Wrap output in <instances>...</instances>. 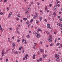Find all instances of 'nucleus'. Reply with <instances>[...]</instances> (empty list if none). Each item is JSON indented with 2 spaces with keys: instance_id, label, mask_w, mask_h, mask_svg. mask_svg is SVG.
I'll use <instances>...</instances> for the list:
<instances>
[{
  "instance_id": "1",
  "label": "nucleus",
  "mask_w": 62,
  "mask_h": 62,
  "mask_svg": "<svg viewBox=\"0 0 62 62\" xmlns=\"http://www.w3.org/2000/svg\"><path fill=\"white\" fill-rule=\"evenodd\" d=\"M36 37H37V38H39L40 37L41 35H40V34H39V33L37 32V33L36 34Z\"/></svg>"
},
{
  "instance_id": "2",
  "label": "nucleus",
  "mask_w": 62,
  "mask_h": 62,
  "mask_svg": "<svg viewBox=\"0 0 62 62\" xmlns=\"http://www.w3.org/2000/svg\"><path fill=\"white\" fill-rule=\"evenodd\" d=\"M5 54V53L4 52V50H3L1 52L2 56H4V54Z\"/></svg>"
},
{
  "instance_id": "3",
  "label": "nucleus",
  "mask_w": 62,
  "mask_h": 62,
  "mask_svg": "<svg viewBox=\"0 0 62 62\" xmlns=\"http://www.w3.org/2000/svg\"><path fill=\"white\" fill-rule=\"evenodd\" d=\"M54 11H56L57 10V8L56 6H54Z\"/></svg>"
},
{
  "instance_id": "4",
  "label": "nucleus",
  "mask_w": 62,
  "mask_h": 62,
  "mask_svg": "<svg viewBox=\"0 0 62 62\" xmlns=\"http://www.w3.org/2000/svg\"><path fill=\"white\" fill-rule=\"evenodd\" d=\"M0 30H1V31H3L4 30V29L3 28H2V26L1 25H0Z\"/></svg>"
},
{
  "instance_id": "5",
  "label": "nucleus",
  "mask_w": 62,
  "mask_h": 62,
  "mask_svg": "<svg viewBox=\"0 0 62 62\" xmlns=\"http://www.w3.org/2000/svg\"><path fill=\"white\" fill-rule=\"evenodd\" d=\"M55 57L56 58H57V57H58V58H59V55H58L57 56V54H55Z\"/></svg>"
},
{
  "instance_id": "6",
  "label": "nucleus",
  "mask_w": 62,
  "mask_h": 62,
  "mask_svg": "<svg viewBox=\"0 0 62 62\" xmlns=\"http://www.w3.org/2000/svg\"><path fill=\"white\" fill-rule=\"evenodd\" d=\"M37 32H39V31H40V32H41L42 31V30H41L39 28H38V30H37Z\"/></svg>"
},
{
  "instance_id": "7",
  "label": "nucleus",
  "mask_w": 62,
  "mask_h": 62,
  "mask_svg": "<svg viewBox=\"0 0 62 62\" xmlns=\"http://www.w3.org/2000/svg\"><path fill=\"white\" fill-rule=\"evenodd\" d=\"M48 39V40L49 41V42H52V39H50L49 38Z\"/></svg>"
},
{
  "instance_id": "8",
  "label": "nucleus",
  "mask_w": 62,
  "mask_h": 62,
  "mask_svg": "<svg viewBox=\"0 0 62 62\" xmlns=\"http://www.w3.org/2000/svg\"><path fill=\"white\" fill-rule=\"evenodd\" d=\"M53 15H54V17H55V15H56V13H55V12H54L53 14Z\"/></svg>"
},
{
  "instance_id": "9",
  "label": "nucleus",
  "mask_w": 62,
  "mask_h": 62,
  "mask_svg": "<svg viewBox=\"0 0 62 62\" xmlns=\"http://www.w3.org/2000/svg\"><path fill=\"white\" fill-rule=\"evenodd\" d=\"M50 24H47V28H49V27H50Z\"/></svg>"
},
{
  "instance_id": "10",
  "label": "nucleus",
  "mask_w": 62,
  "mask_h": 62,
  "mask_svg": "<svg viewBox=\"0 0 62 62\" xmlns=\"http://www.w3.org/2000/svg\"><path fill=\"white\" fill-rule=\"evenodd\" d=\"M23 48V46H21L19 48V50H21V49Z\"/></svg>"
},
{
  "instance_id": "11",
  "label": "nucleus",
  "mask_w": 62,
  "mask_h": 62,
  "mask_svg": "<svg viewBox=\"0 0 62 62\" xmlns=\"http://www.w3.org/2000/svg\"><path fill=\"white\" fill-rule=\"evenodd\" d=\"M27 56H28V54H26L25 56V58L26 59H27Z\"/></svg>"
},
{
  "instance_id": "12",
  "label": "nucleus",
  "mask_w": 62,
  "mask_h": 62,
  "mask_svg": "<svg viewBox=\"0 0 62 62\" xmlns=\"http://www.w3.org/2000/svg\"><path fill=\"white\" fill-rule=\"evenodd\" d=\"M27 9L28 11H29L30 10V8H27Z\"/></svg>"
},
{
  "instance_id": "13",
  "label": "nucleus",
  "mask_w": 62,
  "mask_h": 62,
  "mask_svg": "<svg viewBox=\"0 0 62 62\" xmlns=\"http://www.w3.org/2000/svg\"><path fill=\"white\" fill-rule=\"evenodd\" d=\"M27 18H23V20H24V21H26V20H27Z\"/></svg>"
},
{
  "instance_id": "14",
  "label": "nucleus",
  "mask_w": 62,
  "mask_h": 62,
  "mask_svg": "<svg viewBox=\"0 0 62 62\" xmlns=\"http://www.w3.org/2000/svg\"><path fill=\"white\" fill-rule=\"evenodd\" d=\"M49 38L50 39H53V37L51 35H49Z\"/></svg>"
},
{
  "instance_id": "15",
  "label": "nucleus",
  "mask_w": 62,
  "mask_h": 62,
  "mask_svg": "<svg viewBox=\"0 0 62 62\" xmlns=\"http://www.w3.org/2000/svg\"><path fill=\"white\" fill-rule=\"evenodd\" d=\"M47 57V55L45 54L43 55V57L44 58H45Z\"/></svg>"
},
{
  "instance_id": "16",
  "label": "nucleus",
  "mask_w": 62,
  "mask_h": 62,
  "mask_svg": "<svg viewBox=\"0 0 62 62\" xmlns=\"http://www.w3.org/2000/svg\"><path fill=\"white\" fill-rule=\"evenodd\" d=\"M40 52L41 53H43L44 52V50L43 49H41L40 50Z\"/></svg>"
},
{
  "instance_id": "17",
  "label": "nucleus",
  "mask_w": 62,
  "mask_h": 62,
  "mask_svg": "<svg viewBox=\"0 0 62 62\" xmlns=\"http://www.w3.org/2000/svg\"><path fill=\"white\" fill-rule=\"evenodd\" d=\"M46 33H47V34H50V32L48 31H46Z\"/></svg>"
},
{
  "instance_id": "18",
  "label": "nucleus",
  "mask_w": 62,
  "mask_h": 62,
  "mask_svg": "<svg viewBox=\"0 0 62 62\" xmlns=\"http://www.w3.org/2000/svg\"><path fill=\"white\" fill-rule=\"evenodd\" d=\"M29 12L28 11H25V13H28Z\"/></svg>"
},
{
  "instance_id": "19",
  "label": "nucleus",
  "mask_w": 62,
  "mask_h": 62,
  "mask_svg": "<svg viewBox=\"0 0 62 62\" xmlns=\"http://www.w3.org/2000/svg\"><path fill=\"white\" fill-rule=\"evenodd\" d=\"M39 18L40 19V21H41L42 20V18L40 16L39 17Z\"/></svg>"
},
{
  "instance_id": "20",
  "label": "nucleus",
  "mask_w": 62,
  "mask_h": 62,
  "mask_svg": "<svg viewBox=\"0 0 62 62\" xmlns=\"http://www.w3.org/2000/svg\"><path fill=\"white\" fill-rule=\"evenodd\" d=\"M27 37V38H30V35H29V34L28 35Z\"/></svg>"
},
{
  "instance_id": "21",
  "label": "nucleus",
  "mask_w": 62,
  "mask_h": 62,
  "mask_svg": "<svg viewBox=\"0 0 62 62\" xmlns=\"http://www.w3.org/2000/svg\"><path fill=\"white\" fill-rule=\"evenodd\" d=\"M48 9V8L47 7H45V10L46 11H47Z\"/></svg>"
},
{
  "instance_id": "22",
  "label": "nucleus",
  "mask_w": 62,
  "mask_h": 62,
  "mask_svg": "<svg viewBox=\"0 0 62 62\" xmlns=\"http://www.w3.org/2000/svg\"><path fill=\"white\" fill-rule=\"evenodd\" d=\"M27 16L28 18H29V17H30V16L29 15H28Z\"/></svg>"
},
{
  "instance_id": "23",
  "label": "nucleus",
  "mask_w": 62,
  "mask_h": 62,
  "mask_svg": "<svg viewBox=\"0 0 62 62\" xmlns=\"http://www.w3.org/2000/svg\"><path fill=\"white\" fill-rule=\"evenodd\" d=\"M36 18V15H34L33 17V19H35Z\"/></svg>"
},
{
  "instance_id": "24",
  "label": "nucleus",
  "mask_w": 62,
  "mask_h": 62,
  "mask_svg": "<svg viewBox=\"0 0 62 62\" xmlns=\"http://www.w3.org/2000/svg\"><path fill=\"white\" fill-rule=\"evenodd\" d=\"M12 14V12H11L9 14V15H11Z\"/></svg>"
},
{
  "instance_id": "25",
  "label": "nucleus",
  "mask_w": 62,
  "mask_h": 62,
  "mask_svg": "<svg viewBox=\"0 0 62 62\" xmlns=\"http://www.w3.org/2000/svg\"><path fill=\"white\" fill-rule=\"evenodd\" d=\"M33 19H32L30 21V22L31 23H32L33 22Z\"/></svg>"
},
{
  "instance_id": "26",
  "label": "nucleus",
  "mask_w": 62,
  "mask_h": 62,
  "mask_svg": "<svg viewBox=\"0 0 62 62\" xmlns=\"http://www.w3.org/2000/svg\"><path fill=\"white\" fill-rule=\"evenodd\" d=\"M25 41V40H24V39H23L22 40V43H23V42Z\"/></svg>"
},
{
  "instance_id": "27",
  "label": "nucleus",
  "mask_w": 62,
  "mask_h": 62,
  "mask_svg": "<svg viewBox=\"0 0 62 62\" xmlns=\"http://www.w3.org/2000/svg\"><path fill=\"white\" fill-rule=\"evenodd\" d=\"M34 45L36 46L37 45V43H34Z\"/></svg>"
},
{
  "instance_id": "28",
  "label": "nucleus",
  "mask_w": 62,
  "mask_h": 62,
  "mask_svg": "<svg viewBox=\"0 0 62 62\" xmlns=\"http://www.w3.org/2000/svg\"><path fill=\"white\" fill-rule=\"evenodd\" d=\"M15 43H13V46L14 47V46H15Z\"/></svg>"
},
{
  "instance_id": "29",
  "label": "nucleus",
  "mask_w": 62,
  "mask_h": 62,
  "mask_svg": "<svg viewBox=\"0 0 62 62\" xmlns=\"http://www.w3.org/2000/svg\"><path fill=\"white\" fill-rule=\"evenodd\" d=\"M59 44H60V43H57V44L56 45L57 46H58V45H59Z\"/></svg>"
},
{
  "instance_id": "30",
  "label": "nucleus",
  "mask_w": 62,
  "mask_h": 62,
  "mask_svg": "<svg viewBox=\"0 0 62 62\" xmlns=\"http://www.w3.org/2000/svg\"><path fill=\"white\" fill-rule=\"evenodd\" d=\"M24 43H25V44H26L27 43V42H26V40L25 39V41H24Z\"/></svg>"
},
{
  "instance_id": "31",
  "label": "nucleus",
  "mask_w": 62,
  "mask_h": 62,
  "mask_svg": "<svg viewBox=\"0 0 62 62\" xmlns=\"http://www.w3.org/2000/svg\"><path fill=\"white\" fill-rule=\"evenodd\" d=\"M18 33V34H20V32H19V31L18 30H17L16 31Z\"/></svg>"
},
{
  "instance_id": "32",
  "label": "nucleus",
  "mask_w": 62,
  "mask_h": 62,
  "mask_svg": "<svg viewBox=\"0 0 62 62\" xmlns=\"http://www.w3.org/2000/svg\"><path fill=\"white\" fill-rule=\"evenodd\" d=\"M17 16L18 17H20V16H20V14L18 15Z\"/></svg>"
},
{
  "instance_id": "33",
  "label": "nucleus",
  "mask_w": 62,
  "mask_h": 62,
  "mask_svg": "<svg viewBox=\"0 0 62 62\" xmlns=\"http://www.w3.org/2000/svg\"><path fill=\"white\" fill-rule=\"evenodd\" d=\"M57 25L58 26H60V23H58L57 24Z\"/></svg>"
},
{
  "instance_id": "34",
  "label": "nucleus",
  "mask_w": 62,
  "mask_h": 62,
  "mask_svg": "<svg viewBox=\"0 0 62 62\" xmlns=\"http://www.w3.org/2000/svg\"><path fill=\"white\" fill-rule=\"evenodd\" d=\"M37 33H36V31H34L33 33V34H34V35H35V34H36Z\"/></svg>"
},
{
  "instance_id": "35",
  "label": "nucleus",
  "mask_w": 62,
  "mask_h": 62,
  "mask_svg": "<svg viewBox=\"0 0 62 62\" xmlns=\"http://www.w3.org/2000/svg\"><path fill=\"white\" fill-rule=\"evenodd\" d=\"M42 60V59L41 58H40L39 59V61H41Z\"/></svg>"
},
{
  "instance_id": "36",
  "label": "nucleus",
  "mask_w": 62,
  "mask_h": 62,
  "mask_svg": "<svg viewBox=\"0 0 62 62\" xmlns=\"http://www.w3.org/2000/svg\"><path fill=\"white\" fill-rule=\"evenodd\" d=\"M20 40L19 39H18L17 40V42H20Z\"/></svg>"
},
{
  "instance_id": "37",
  "label": "nucleus",
  "mask_w": 62,
  "mask_h": 62,
  "mask_svg": "<svg viewBox=\"0 0 62 62\" xmlns=\"http://www.w3.org/2000/svg\"><path fill=\"white\" fill-rule=\"evenodd\" d=\"M56 60L57 61H59V58H58L57 59H56Z\"/></svg>"
},
{
  "instance_id": "38",
  "label": "nucleus",
  "mask_w": 62,
  "mask_h": 62,
  "mask_svg": "<svg viewBox=\"0 0 62 62\" xmlns=\"http://www.w3.org/2000/svg\"><path fill=\"white\" fill-rule=\"evenodd\" d=\"M9 8H7V9L8 11L9 10Z\"/></svg>"
},
{
  "instance_id": "39",
  "label": "nucleus",
  "mask_w": 62,
  "mask_h": 62,
  "mask_svg": "<svg viewBox=\"0 0 62 62\" xmlns=\"http://www.w3.org/2000/svg\"><path fill=\"white\" fill-rule=\"evenodd\" d=\"M36 22L37 23H39V21L38 20H36Z\"/></svg>"
},
{
  "instance_id": "40",
  "label": "nucleus",
  "mask_w": 62,
  "mask_h": 62,
  "mask_svg": "<svg viewBox=\"0 0 62 62\" xmlns=\"http://www.w3.org/2000/svg\"><path fill=\"white\" fill-rule=\"evenodd\" d=\"M36 16L37 18L39 17V15H38V14H36Z\"/></svg>"
},
{
  "instance_id": "41",
  "label": "nucleus",
  "mask_w": 62,
  "mask_h": 62,
  "mask_svg": "<svg viewBox=\"0 0 62 62\" xmlns=\"http://www.w3.org/2000/svg\"><path fill=\"white\" fill-rule=\"evenodd\" d=\"M8 59L6 60V62H8Z\"/></svg>"
},
{
  "instance_id": "42",
  "label": "nucleus",
  "mask_w": 62,
  "mask_h": 62,
  "mask_svg": "<svg viewBox=\"0 0 62 62\" xmlns=\"http://www.w3.org/2000/svg\"><path fill=\"white\" fill-rule=\"evenodd\" d=\"M16 20L18 21L19 20V19L18 18H16Z\"/></svg>"
},
{
  "instance_id": "43",
  "label": "nucleus",
  "mask_w": 62,
  "mask_h": 62,
  "mask_svg": "<svg viewBox=\"0 0 62 62\" xmlns=\"http://www.w3.org/2000/svg\"><path fill=\"white\" fill-rule=\"evenodd\" d=\"M29 23V21H27L26 22V23L27 24H28Z\"/></svg>"
},
{
  "instance_id": "44",
  "label": "nucleus",
  "mask_w": 62,
  "mask_h": 62,
  "mask_svg": "<svg viewBox=\"0 0 62 62\" xmlns=\"http://www.w3.org/2000/svg\"><path fill=\"white\" fill-rule=\"evenodd\" d=\"M4 3H6V2H7V0H5L4 1Z\"/></svg>"
},
{
  "instance_id": "45",
  "label": "nucleus",
  "mask_w": 62,
  "mask_h": 62,
  "mask_svg": "<svg viewBox=\"0 0 62 62\" xmlns=\"http://www.w3.org/2000/svg\"><path fill=\"white\" fill-rule=\"evenodd\" d=\"M35 56H36V55H35V54H34L32 57H35Z\"/></svg>"
},
{
  "instance_id": "46",
  "label": "nucleus",
  "mask_w": 62,
  "mask_h": 62,
  "mask_svg": "<svg viewBox=\"0 0 62 62\" xmlns=\"http://www.w3.org/2000/svg\"><path fill=\"white\" fill-rule=\"evenodd\" d=\"M44 21H45V22H47V20L46 19H44Z\"/></svg>"
},
{
  "instance_id": "47",
  "label": "nucleus",
  "mask_w": 62,
  "mask_h": 62,
  "mask_svg": "<svg viewBox=\"0 0 62 62\" xmlns=\"http://www.w3.org/2000/svg\"><path fill=\"white\" fill-rule=\"evenodd\" d=\"M59 20H60V21H62V18H60L59 19Z\"/></svg>"
},
{
  "instance_id": "48",
  "label": "nucleus",
  "mask_w": 62,
  "mask_h": 62,
  "mask_svg": "<svg viewBox=\"0 0 62 62\" xmlns=\"http://www.w3.org/2000/svg\"><path fill=\"white\" fill-rule=\"evenodd\" d=\"M15 54H18V52L16 51V52L15 53Z\"/></svg>"
},
{
  "instance_id": "49",
  "label": "nucleus",
  "mask_w": 62,
  "mask_h": 62,
  "mask_svg": "<svg viewBox=\"0 0 62 62\" xmlns=\"http://www.w3.org/2000/svg\"><path fill=\"white\" fill-rule=\"evenodd\" d=\"M60 2V1H58L57 2V4H58Z\"/></svg>"
},
{
  "instance_id": "50",
  "label": "nucleus",
  "mask_w": 62,
  "mask_h": 62,
  "mask_svg": "<svg viewBox=\"0 0 62 62\" xmlns=\"http://www.w3.org/2000/svg\"><path fill=\"white\" fill-rule=\"evenodd\" d=\"M12 28H9V30H12Z\"/></svg>"
},
{
  "instance_id": "51",
  "label": "nucleus",
  "mask_w": 62,
  "mask_h": 62,
  "mask_svg": "<svg viewBox=\"0 0 62 62\" xmlns=\"http://www.w3.org/2000/svg\"><path fill=\"white\" fill-rule=\"evenodd\" d=\"M53 44L52 43H51L50 44V46H53Z\"/></svg>"
},
{
  "instance_id": "52",
  "label": "nucleus",
  "mask_w": 62,
  "mask_h": 62,
  "mask_svg": "<svg viewBox=\"0 0 62 62\" xmlns=\"http://www.w3.org/2000/svg\"><path fill=\"white\" fill-rule=\"evenodd\" d=\"M24 50H23L22 52V53L23 54L24 53Z\"/></svg>"
},
{
  "instance_id": "53",
  "label": "nucleus",
  "mask_w": 62,
  "mask_h": 62,
  "mask_svg": "<svg viewBox=\"0 0 62 62\" xmlns=\"http://www.w3.org/2000/svg\"><path fill=\"white\" fill-rule=\"evenodd\" d=\"M56 40H56V39H55V43H56Z\"/></svg>"
},
{
  "instance_id": "54",
  "label": "nucleus",
  "mask_w": 62,
  "mask_h": 62,
  "mask_svg": "<svg viewBox=\"0 0 62 62\" xmlns=\"http://www.w3.org/2000/svg\"><path fill=\"white\" fill-rule=\"evenodd\" d=\"M23 60H25V58H23Z\"/></svg>"
},
{
  "instance_id": "55",
  "label": "nucleus",
  "mask_w": 62,
  "mask_h": 62,
  "mask_svg": "<svg viewBox=\"0 0 62 62\" xmlns=\"http://www.w3.org/2000/svg\"><path fill=\"white\" fill-rule=\"evenodd\" d=\"M10 17V15H8V18H9V17Z\"/></svg>"
},
{
  "instance_id": "56",
  "label": "nucleus",
  "mask_w": 62,
  "mask_h": 62,
  "mask_svg": "<svg viewBox=\"0 0 62 62\" xmlns=\"http://www.w3.org/2000/svg\"><path fill=\"white\" fill-rule=\"evenodd\" d=\"M30 26V24H29L28 25V27H29Z\"/></svg>"
},
{
  "instance_id": "57",
  "label": "nucleus",
  "mask_w": 62,
  "mask_h": 62,
  "mask_svg": "<svg viewBox=\"0 0 62 62\" xmlns=\"http://www.w3.org/2000/svg\"><path fill=\"white\" fill-rule=\"evenodd\" d=\"M38 53L39 54H40V52H39L38 51Z\"/></svg>"
},
{
  "instance_id": "58",
  "label": "nucleus",
  "mask_w": 62,
  "mask_h": 62,
  "mask_svg": "<svg viewBox=\"0 0 62 62\" xmlns=\"http://www.w3.org/2000/svg\"><path fill=\"white\" fill-rule=\"evenodd\" d=\"M49 7H52V4H50L49 5Z\"/></svg>"
},
{
  "instance_id": "59",
  "label": "nucleus",
  "mask_w": 62,
  "mask_h": 62,
  "mask_svg": "<svg viewBox=\"0 0 62 62\" xmlns=\"http://www.w3.org/2000/svg\"><path fill=\"white\" fill-rule=\"evenodd\" d=\"M54 34H56V32H54Z\"/></svg>"
},
{
  "instance_id": "60",
  "label": "nucleus",
  "mask_w": 62,
  "mask_h": 62,
  "mask_svg": "<svg viewBox=\"0 0 62 62\" xmlns=\"http://www.w3.org/2000/svg\"><path fill=\"white\" fill-rule=\"evenodd\" d=\"M37 4H38V5H39V4H40V3H39V2H38Z\"/></svg>"
},
{
  "instance_id": "61",
  "label": "nucleus",
  "mask_w": 62,
  "mask_h": 62,
  "mask_svg": "<svg viewBox=\"0 0 62 62\" xmlns=\"http://www.w3.org/2000/svg\"><path fill=\"white\" fill-rule=\"evenodd\" d=\"M0 15H3V13L1 12L0 13Z\"/></svg>"
},
{
  "instance_id": "62",
  "label": "nucleus",
  "mask_w": 62,
  "mask_h": 62,
  "mask_svg": "<svg viewBox=\"0 0 62 62\" xmlns=\"http://www.w3.org/2000/svg\"><path fill=\"white\" fill-rule=\"evenodd\" d=\"M29 33H31V31H29Z\"/></svg>"
},
{
  "instance_id": "63",
  "label": "nucleus",
  "mask_w": 62,
  "mask_h": 62,
  "mask_svg": "<svg viewBox=\"0 0 62 62\" xmlns=\"http://www.w3.org/2000/svg\"><path fill=\"white\" fill-rule=\"evenodd\" d=\"M58 7H60V4H58V5H57Z\"/></svg>"
},
{
  "instance_id": "64",
  "label": "nucleus",
  "mask_w": 62,
  "mask_h": 62,
  "mask_svg": "<svg viewBox=\"0 0 62 62\" xmlns=\"http://www.w3.org/2000/svg\"><path fill=\"white\" fill-rule=\"evenodd\" d=\"M40 43L41 44H42V43H43V42H42L41 41H40Z\"/></svg>"
}]
</instances>
